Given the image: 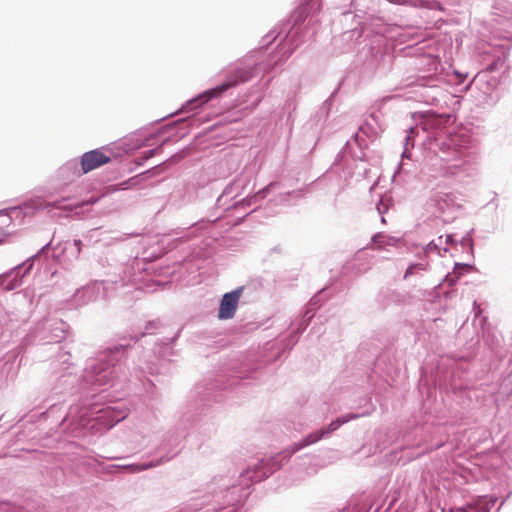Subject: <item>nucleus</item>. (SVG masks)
<instances>
[{"label":"nucleus","instance_id":"nucleus-6","mask_svg":"<svg viewBox=\"0 0 512 512\" xmlns=\"http://www.w3.org/2000/svg\"><path fill=\"white\" fill-rule=\"evenodd\" d=\"M128 415L129 409L125 406H107L97 410L93 403H89V397L80 396L78 403L70 405L60 427L73 437H83L86 429L104 433Z\"/></svg>","mask_w":512,"mask_h":512},{"label":"nucleus","instance_id":"nucleus-29","mask_svg":"<svg viewBox=\"0 0 512 512\" xmlns=\"http://www.w3.org/2000/svg\"><path fill=\"white\" fill-rule=\"evenodd\" d=\"M428 267V262L411 263L404 273V279H408L413 275H422L423 272L427 271Z\"/></svg>","mask_w":512,"mask_h":512},{"label":"nucleus","instance_id":"nucleus-24","mask_svg":"<svg viewBox=\"0 0 512 512\" xmlns=\"http://www.w3.org/2000/svg\"><path fill=\"white\" fill-rule=\"evenodd\" d=\"M394 4H408L417 8H426L429 10H441V4L436 0H388Z\"/></svg>","mask_w":512,"mask_h":512},{"label":"nucleus","instance_id":"nucleus-17","mask_svg":"<svg viewBox=\"0 0 512 512\" xmlns=\"http://www.w3.org/2000/svg\"><path fill=\"white\" fill-rule=\"evenodd\" d=\"M248 183L249 179L245 176H239L231 181L224 188L221 195L218 196L216 200V208L224 207L226 204H228L229 201L242 194L245 191Z\"/></svg>","mask_w":512,"mask_h":512},{"label":"nucleus","instance_id":"nucleus-33","mask_svg":"<svg viewBox=\"0 0 512 512\" xmlns=\"http://www.w3.org/2000/svg\"><path fill=\"white\" fill-rule=\"evenodd\" d=\"M474 232V229L471 228L459 241L460 245L464 249H468L470 252V255H473L474 250V242L472 238V233Z\"/></svg>","mask_w":512,"mask_h":512},{"label":"nucleus","instance_id":"nucleus-1","mask_svg":"<svg viewBox=\"0 0 512 512\" xmlns=\"http://www.w3.org/2000/svg\"><path fill=\"white\" fill-rule=\"evenodd\" d=\"M320 9L319 0H303L301 11L294 12L287 20L270 30L262 38L261 49H266L279 39L276 50L266 60L260 61L257 57L259 52H255L231 64L222 71L225 73V79L220 84L187 100L176 113H196L205 104L221 98L229 89L282 65L308 37V24L305 23L306 14L317 12Z\"/></svg>","mask_w":512,"mask_h":512},{"label":"nucleus","instance_id":"nucleus-32","mask_svg":"<svg viewBox=\"0 0 512 512\" xmlns=\"http://www.w3.org/2000/svg\"><path fill=\"white\" fill-rule=\"evenodd\" d=\"M310 312H311V310L304 311L301 318L297 322V327L294 331H296L300 335L306 330V328L309 326L311 320L314 317L313 313H310Z\"/></svg>","mask_w":512,"mask_h":512},{"label":"nucleus","instance_id":"nucleus-44","mask_svg":"<svg viewBox=\"0 0 512 512\" xmlns=\"http://www.w3.org/2000/svg\"><path fill=\"white\" fill-rule=\"evenodd\" d=\"M445 243L452 245V244H456L457 241L455 240L453 234H448V235H446Z\"/></svg>","mask_w":512,"mask_h":512},{"label":"nucleus","instance_id":"nucleus-40","mask_svg":"<svg viewBox=\"0 0 512 512\" xmlns=\"http://www.w3.org/2000/svg\"><path fill=\"white\" fill-rule=\"evenodd\" d=\"M289 195H290L291 201L294 202V205H295L299 200L304 198L305 189L302 188V189H296V190L289 191Z\"/></svg>","mask_w":512,"mask_h":512},{"label":"nucleus","instance_id":"nucleus-38","mask_svg":"<svg viewBox=\"0 0 512 512\" xmlns=\"http://www.w3.org/2000/svg\"><path fill=\"white\" fill-rule=\"evenodd\" d=\"M437 240L439 241V243H436L435 240H432L426 245L425 253L435 252L436 254L441 255L439 246L440 244H442V236H439Z\"/></svg>","mask_w":512,"mask_h":512},{"label":"nucleus","instance_id":"nucleus-19","mask_svg":"<svg viewBox=\"0 0 512 512\" xmlns=\"http://www.w3.org/2000/svg\"><path fill=\"white\" fill-rule=\"evenodd\" d=\"M68 199H69L68 197H62L61 199L45 203L41 207V209L42 210H44V209H62V210L73 211L76 214H78V213H80V209H82L83 207L92 206L98 201L97 198L91 196L88 199L78 202L76 204L64 205L63 203L65 201H67Z\"/></svg>","mask_w":512,"mask_h":512},{"label":"nucleus","instance_id":"nucleus-16","mask_svg":"<svg viewBox=\"0 0 512 512\" xmlns=\"http://www.w3.org/2000/svg\"><path fill=\"white\" fill-rule=\"evenodd\" d=\"M394 56L390 52L378 50L366 61V68L378 76L386 75L391 71Z\"/></svg>","mask_w":512,"mask_h":512},{"label":"nucleus","instance_id":"nucleus-8","mask_svg":"<svg viewBox=\"0 0 512 512\" xmlns=\"http://www.w3.org/2000/svg\"><path fill=\"white\" fill-rule=\"evenodd\" d=\"M81 249L82 241L80 239H75L73 242L65 241L64 243H59L57 246H52V241H50L23 263L1 274L0 287L4 291H12L20 287L23 284L25 276L32 270L35 260L41 257H48L50 250H52L51 257L54 260H59L60 256L65 253L77 259L81 253Z\"/></svg>","mask_w":512,"mask_h":512},{"label":"nucleus","instance_id":"nucleus-3","mask_svg":"<svg viewBox=\"0 0 512 512\" xmlns=\"http://www.w3.org/2000/svg\"><path fill=\"white\" fill-rule=\"evenodd\" d=\"M132 339L136 344L139 337ZM138 352L139 347L130 343L113 345L86 361L81 378L70 372L61 374L53 383L48 397L43 400V403L51 404L42 415L52 412L57 403L65 402V396L79 394V397H94L97 390L105 391L128 380L129 376L135 377L134 373L131 374L133 367L127 364V359Z\"/></svg>","mask_w":512,"mask_h":512},{"label":"nucleus","instance_id":"nucleus-22","mask_svg":"<svg viewBox=\"0 0 512 512\" xmlns=\"http://www.w3.org/2000/svg\"><path fill=\"white\" fill-rule=\"evenodd\" d=\"M370 8V0H350L349 9L342 12L345 21L353 15L354 18L362 19Z\"/></svg>","mask_w":512,"mask_h":512},{"label":"nucleus","instance_id":"nucleus-41","mask_svg":"<svg viewBox=\"0 0 512 512\" xmlns=\"http://www.w3.org/2000/svg\"><path fill=\"white\" fill-rule=\"evenodd\" d=\"M468 77V73H462V72H459V71H454V84L456 86H461L465 83L466 79Z\"/></svg>","mask_w":512,"mask_h":512},{"label":"nucleus","instance_id":"nucleus-28","mask_svg":"<svg viewBox=\"0 0 512 512\" xmlns=\"http://www.w3.org/2000/svg\"><path fill=\"white\" fill-rule=\"evenodd\" d=\"M168 142L169 138H165L156 148L144 151L142 155L136 158V164L143 165L147 160L152 158L158 151H161Z\"/></svg>","mask_w":512,"mask_h":512},{"label":"nucleus","instance_id":"nucleus-25","mask_svg":"<svg viewBox=\"0 0 512 512\" xmlns=\"http://www.w3.org/2000/svg\"><path fill=\"white\" fill-rule=\"evenodd\" d=\"M471 268L470 264L467 263H455L453 272L447 274L444 278V282L448 283L449 286H453L459 278Z\"/></svg>","mask_w":512,"mask_h":512},{"label":"nucleus","instance_id":"nucleus-2","mask_svg":"<svg viewBox=\"0 0 512 512\" xmlns=\"http://www.w3.org/2000/svg\"><path fill=\"white\" fill-rule=\"evenodd\" d=\"M361 414L348 413L340 415L329 424L324 425L293 443L281 452L257 460L248 466L239 476V483H230L226 477H215L201 496L192 497L177 512H239V505L250 495L253 483L261 482L282 468L299 450L331 437L342 425L358 419Z\"/></svg>","mask_w":512,"mask_h":512},{"label":"nucleus","instance_id":"nucleus-5","mask_svg":"<svg viewBox=\"0 0 512 512\" xmlns=\"http://www.w3.org/2000/svg\"><path fill=\"white\" fill-rule=\"evenodd\" d=\"M239 377L225 378L217 375L214 379L204 381L196 385L192 399L181 412L177 426L167 431L157 448L161 456H170L171 460L179 453L177 448L199 421V415L211 405V402H223L226 400L224 392L234 390L241 385Z\"/></svg>","mask_w":512,"mask_h":512},{"label":"nucleus","instance_id":"nucleus-43","mask_svg":"<svg viewBox=\"0 0 512 512\" xmlns=\"http://www.w3.org/2000/svg\"><path fill=\"white\" fill-rule=\"evenodd\" d=\"M17 212H18V207H10L8 209L0 210L1 215L7 216V220L9 221V223L12 220V214L17 213Z\"/></svg>","mask_w":512,"mask_h":512},{"label":"nucleus","instance_id":"nucleus-47","mask_svg":"<svg viewBox=\"0 0 512 512\" xmlns=\"http://www.w3.org/2000/svg\"><path fill=\"white\" fill-rule=\"evenodd\" d=\"M430 61H432L433 65H437L438 64V61L436 58H430Z\"/></svg>","mask_w":512,"mask_h":512},{"label":"nucleus","instance_id":"nucleus-4","mask_svg":"<svg viewBox=\"0 0 512 512\" xmlns=\"http://www.w3.org/2000/svg\"><path fill=\"white\" fill-rule=\"evenodd\" d=\"M450 121L451 115L448 113L439 114L433 110L422 113L419 124L415 127L411 126L406 132L402 159L410 158L409 146H414L415 138L419 136L421 129L425 135L423 139L425 149L434 154L436 160L440 162L439 171L436 174H430L431 178L460 180L472 176L476 171L474 158L459 144V136L448 135L442 131Z\"/></svg>","mask_w":512,"mask_h":512},{"label":"nucleus","instance_id":"nucleus-11","mask_svg":"<svg viewBox=\"0 0 512 512\" xmlns=\"http://www.w3.org/2000/svg\"><path fill=\"white\" fill-rule=\"evenodd\" d=\"M378 137V131L373 123L365 121L358 131L348 140L343 152L349 154L353 160L368 161L365 150L368 148V141H374Z\"/></svg>","mask_w":512,"mask_h":512},{"label":"nucleus","instance_id":"nucleus-13","mask_svg":"<svg viewBox=\"0 0 512 512\" xmlns=\"http://www.w3.org/2000/svg\"><path fill=\"white\" fill-rule=\"evenodd\" d=\"M281 184L279 182H270L267 186L260 189L256 193L252 195H248L247 197L233 202L232 204L228 205L226 204L224 207L220 208L223 212H229V211H237V210H243V214L237 216V219L239 220L237 223L242 221L246 216H248L251 213H254L258 210V206L255 208H251L253 205H258L260 201L265 199L273 190L280 188Z\"/></svg>","mask_w":512,"mask_h":512},{"label":"nucleus","instance_id":"nucleus-20","mask_svg":"<svg viewBox=\"0 0 512 512\" xmlns=\"http://www.w3.org/2000/svg\"><path fill=\"white\" fill-rule=\"evenodd\" d=\"M170 460H171L170 456H160L156 459L146 461V462L125 464V465H116L115 467L127 470L129 473L136 474V473H140L142 471L148 470V469L158 467L166 462H169Z\"/></svg>","mask_w":512,"mask_h":512},{"label":"nucleus","instance_id":"nucleus-27","mask_svg":"<svg viewBox=\"0 0 512 512\" xmlns=\"http://www.w3.org/2000/svg\"><path fill=\"white\" fill-rule=\"evenodd\" d=\"M340 90V84L333 90L330 96L324 101L321 108L318 111L319 119H326L331 111L332 103L338 91Z\"/></svg>","mask_w":512,"mask_h":512},{"label":"nucleus","instance_id":"nucleus-23","mask_svg":"<svg viewBox=\"0 0 512 512\" xmlns=\"http://www.w3.org/2000/svg\"><path fill=\"white\" fill-rule=\"evenodd\" d=\"M49 327L51 329V335L47 337L45 343H59L65 339L66 330L68 328L67 323L62 320H55Z\"/></svg>","mask_w":512,"mask_h":512},{"label":"nucleus","instance_id":"nucleus-14","mask_svg":"<svg viewBox=\"0 0 512 512\" xmlns=\"http://www.w3.org/2000/svg\"><path fill=\"white\" fill-rule=\"evenodd\" d=\"M444 188L445 186L442 185V181L432 185L426 206L435 208L440 214L453 213L461 205L457 202V197L451 192L444 191Z\"/></svg>","mask_w":512,"mask_h":512},{"label":"nucleus","instance_id":"nucleus-9","mask_svg":"<svg viewBox=\"0 0 512 512\" xmlns=\"http://www.w3.org/2000/svg\"><path fill=\"white\" fill-rule=\"evenodd\" d=\"M507 51L502 50L500 54L494 57L491 63L487 64L486 69L478 72L472 80L464 85L461 91H466L471 87L477 89L483 96L485 103L492 105L498 101L496 93L499 79L491 75L492 72L501 69L507 60Z\"/></svg>","mask_w":512,"mask_h":512},{"label":"nucleus","instance_id":"nucleus-37","mask_svg":"<svg viewBox=\"0 0 512 512\" xmlns=\"http://www.w3.org/2000/svg\"><path fill=\"white\" fill-rule=\"evenodd\" d=\"M221 217H222V214H219V215L215 216L213 219H201L198 222H196L195 224H193L191 229H192V231L206 229L207 227L214 224Z\"/></svg>","mask_w":512,"mask_h":512},{"label":"nucleus","instance_id":"nucleus-30","mask_svg":"<svg viewBox=\"0 0 512 512\" xmlns=\"http://www.w3.org/2000/svg\"><path fill=\"white\" fill-rule=\"evenodd\" d=\"M21 317H19L15 312H10L6 310L4 306L0 303V330H3L5 326L8 325L9 322L18 321Z\"/></svg>","mask_w":512,"mask_h":512},{"label":"nucleus","instance_id":"nucleus-46","mask_svg":"<svg viewBox=\"0 0 512 512\" xmlns=\"http://www.w3.org/2000/svg\"><path fill=\"white\" fill-rule=\"evenodd\" d=\"M236 217L243 214V210L231 211Z\"/></svg>","mask_w":512,"mask_h":512},{"label":"nucleus","instance_id":"nucleus-7","mask_svg":"<svg viewBox=\"0 0 512 512\" xmlns=\"http://www.w3.org/2000/svg\"><path fill=\"white\" fill-rule=\"evenodd\" d=\"M181 329H179L171 337L157 338L153 341V348L151 351H145L143 359H139L138 363H133V372L135 378L140 380L146 390V393L151 394L154 398L153 389L155 384L147 379V374L156 375L167 372V368L172 361V357L176 355L174 344L179 338Z\"/></svg>","mask_w":512,"mask_h":512},{"label":"nucleus","instance_id":"nucleus-39","mask_svg":"<svg viewBox=\"0 0 512 512\" xmlns=\"http://www.w3.org/2000/svg\"><path fill=\"white\" fill-rule=\"evenodd\" d=\"M385 298H387L388 303L390 302H399L401 301L402 295L393 291V290H386L381 293Z\"/></svg>","mask_w":512,"mask_h":512},{"label":"nucleus","instance_id":"nucleus-48","mask_svg":"<svg viewBox=\"0 0 512 512\" xmlns=\"http://www.w3.org/2000/svg\"><path fill=\"white\" fill-rule=\"evenodd\" d=\"M149 140H150V139H146V142L143 144V146H147V145H149V144H148V141H149Z\"/></svg>","mask_w":512,"mask_h":512},{"label":"nucleus","instance_id":"nucleus-34","mask_svg":"<svg viewBox=\"0 0 512 512\" xmlns=\"http://www.w3.org/2000/svg\"><path fill=\"white\" fill-rule=\"evenodd\" d=\"M271 202H273L277 206H292L294 202L291 201L289 191L285 193H279L276 195Z\"/></svg>","mask_w":512,"mask_h":512},{"label":"nucleus","instance_id":"nucleus-49","mask_svg":"<svg viewBox=\"0 0 512 512\" xmlns=\"http://www.w3.org/2000/svg\"><path fill=\"white\" fill-rule=\"evenodd\" d=\"M62 363H64V364L67 363V359H63Z\"/></svg>","mask_w":512,"mask_h":512},{"label":"nucleus","instance_id":"nucleus-31","mask_svg":"<svg viewBox=\"0 0 512 512\" xmlns=\"http://www.w3.org/2000/svg\"><path fill=\"white\" fill-rule=\"evenodd\" d=\"M372 243L378 248H384L385 246H391L395 243V238L387 236L384 233H377L372 237Z\"/></svg>","mask_w":512,"mask_h":512},{"label":"nucleus","instance_id":"nucleus-26","mask_svg":"<svg viewBox=\"0 0 512 512\" xmlns=\"http://www.w3.org/2000/svg\"><path fill=\"white\" fill-rule=\"evenodd\" d=\"M326 289L323 288L316 295H314L306 305L305 311L311 310L310 313L315 315L316 311L322 306L323 302L326 300Z\"/></svg>","mask_w":512,"mask_h":512},{"label":"nucleus","instance_id":"nucleus-35","mask_svg":"<svg viewBox=\"0 0 512 512\" xmlns=\"http://www.w3.org/2000/svg\"><path fill=\"white\" fill-rule=\"evenodd\" d=\"M390 207V199L382 196L376 204L378 213L381 215V222L385 223L384 214L387 213Z\"/></svg>","mask_w":512,"mask_h":512},{"label":"nucleus","instance_id":"nucleus-18","mask_svg":"<svg viewBox=\"0 0 512 512\" xmlns=\"http://www.w3.org/2000/svg\"><path fill=\"white\" fill-rule=\"evenodd\" d=\"M111 161L110 156L103 153L100 149L85 152L80 158L82 173H89Z\"/></svg>","mask_w":512,"mask_h":512},{"label":"nucleus","instance_id":"nucleus-15","mask_svg":"<svg viewBox=\"0 0 512 512\" xmlns=\"http://www.w3.org/2000/svg\"><path fill=\"white\" fill-rule=\"evenodd\" d=\"M243 292L244 286H239L222 295L217 312L219 320H229L235 316Z\"/></svg>","mask_w":512,"mask_h":512},{"label":"nucleus","instance_id":"nucleus-36","mask_svg":"<svg viewBox=\"0 0 512 512\" xmlns=\"http://www.w3.org/2000/svg\"><path fill=\"white\" fill-rule=\"evenodd\" d=\"M300 334L293 331L288 338L283 341L282 352L290 351L299 341Z\"/></svg>","mask_w":512,"mask_h":512},{"label":"nucleus","instance_id":"nucleus-21","mask_svg":"<svg viewBox=\"0 0 512 512\" xmlns=\"http://www.w3.org/2000/svg\"><path fill=\"white\" fill-rule=\"evenodd\" d=\"M76 159H72L64 163L58 170V177L65 183L72 182L76 178L82 176V167Z\"/></svg>","mask_w":512,"mask_h":512},{"label":"nucleus","instance_id":"nucleus-12","mask_svg":"<svg viewBox=\"0 0 512 512\" xmlns=\"http://www.w3.org/2000/svg\"><path fill=\"white\" fill-rule=\"evenodd\" d=\"M127 283L128 281L125 277H120L119 280L94 281L76 291L74 294V302L79 306L87 305L99 299L106 298L108 296L107 290L110 285H120L124 287Z\"/></svg>","mask_w":512,"mask_h":512},{"label":"nucleus","instance_id":"nucleus-45","mask_svg":"<svg viewBox=\"0 0 512 512\" xmlns=\"http://www.w3.org/2000/svg\"><path fill=\"white\" fill-rule=\"evenodd\" d=\"M8 232H5L4 230L1 231L0 233V243H2L4 241V239L8 236Z\"/></svg>","mask_w":512,"mask_h":512},{"label":"nucleus","instance_id":"nucleus-10","mask_svg":"<svg viewBox=\"0 0 512 512\" xmlns=\"http://www.w3.org/2000/svg\"><path fill=\"white\" fill-rule=\"evenodd\" d=\"M413 93L418 102L434 107L446 106L450 97V93L442 86L441 78L433 74L420 77Z\"/></svg>","mask_w":512,"mask_h":512},{"label":"nucleus","instance_id":"nucleus-42","mask_svg":"<svg viewBox=\"0 0 512 512\" xmlns=\"http://www.w3.org/2000/svg\"><path fill=\"white\" fill-rule=\"evenodd\" d=\"M160 326V322L159 321H156V320H152V321H149L147 322L146 326H145V332H143L141 334V336H145L146 333L148 334H152V332L156 329H158Z\"/></svg>","mask_w":512,"mask_h":512}]
</instances>
